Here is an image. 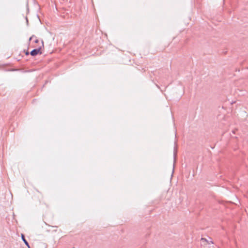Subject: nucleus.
Masks as SVG:
<instances>
[{
	"mask_svg": "<svg viewBox=\"0 0 248 248\" xmlns=\"http://www.w3.org/2000/svg\"><path fill=\"white\" fill-rule=\"evenodd\" d=\"M29 52H28V51H26V52H25V54H26V55H29Z\"/></svg>",
	"mask_w": 248,
	"mask_h": 248,
	"instance_id": "obj_3",
	"label": "nucleus"
},
{
	"mask_svg": "<svg viewBox=\"0 0 248 248\" xmlns=\"http://www.w3.org/2000/svg\"><path fill=\"white\" fill-rule=\"evenodd\" d=\"M22 239L23 240V241H24V242L25 243V244H26V245L29 248H30V247L29 245V243H28V242L26 240V239H25V237H24V236L23 234H22Z\"/></svg>",
	"mask_w": 248,
	"mask_h": 248,
	"instance_id": "obj_2",
	"label": "nucleus"
},
{
	"mask_svg": "<svg viewBox=\"0 0 248 248\" xmlns=\"http://www.w3.org/2000/svg\"><path fill=\"white\" fill-rule=\"evenodd\" d=\"M35 43H38V46H34V47H36V48L33 49L31 52V55L32 56H35L38 54H41L42 52L41 51V49L42 47L44 46L43 41L42 40H39L37 39H36L35 40Z\"/></svg>",
	"mask_w": 248,
	"mask_h": 248,
	"instance_id": "obj_1",
	"label": "nucleus"
}]
</instances>
